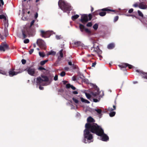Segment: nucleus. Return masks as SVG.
<instances>
[{"label":"nucleus","mask_w":147,"mask_h":147,"mask_svg":"<svg viewBox=\"0 0 147 147\" xmlns=\"http://www.w3.org/2000/svg\"><path fill=\"white\" fill-rule=\"evenodd\" d=\"M64 69L68 71L69 69V68L68 67H65L64 68Z\"/></svg>","instance_id":"57"},{"label":"nucleus","mask_w":147,"mask_h":147,"mask_svg":"<svg viewBox=\"0 0 147 147\" xmlns=\"http://www.w3.org/2000/svg\"><path fill=\"white\" fill-rule=\"evenodd\" d=\"M142 76H143V77L144 78L147 79V74L145 73H142Z\"/></svg>","instance_id":"32"},{"label":"nucleus","mask_w":147,"mask_h":147,"mask_svg":"<svg viewBox=\"0 0 147 147\" xmlns=\"http://www.w3.org/2000/svg\"><path fill=\"white\" fill-rule=\"evenodd\" d=\"M39 88L40 90H43L44 89V88L41 86L40 85L39 86Z\"/></svg>","instance_id":"56"},{"label":"nucleus","mask_w":147,"mask_h":147,"mask_svg":"<svg viewBox=\"0 0 147 147\" xmlns=\"http://www.w3.org/2000/svg\"><path fill=\"white\" fill-rule=\"evenodd\" d=\"M36 43L40 48L46 50L47 48L46 45L43 40L41 39H38L37 40Z\"/></svg>","instance_id":"5"},{"label":"nucleus","mask_w":147,"mask_h":147,"mask_svg":"<svg viewBox=\"0 0 147 147\" xmlns=\"http://www.w3.org/2000/svg\"><path fill=\"white\" fill-rule=\"evenodd\" d=\"M56 54L55 52L54 51H51L49 52L47 54V55L48 56L50 55H55Z\"/></svg>","instance_id":"22"},{"label":"nucleus","mask_w":147,"mask_h":147,"mask_svg":"<svg viewBox=\"0 0 147 147\" xmlns=\"http://www.w3.org/2000/svg\"><path fill=\"white\" fill-rule=\"evenodd\" d=\"M72 99L74 102L76 104H78L79 103V100L75 98V97H73L72 98Z\"/></svg>","instance_id":"20"},{"label":"nucleus","mask_w":147,"mask_h":147,"mask_svg":"<svg viewBox=\"0 0 147 147\" xmlns=\"http://www.w3.org/2000/svg\"><path fill=\"white\" fill-rule=\"evenodd\" d=\"M6 73H7L5 71L2 70H0V74H2L3 75H6Z\"/></svg>","instance_id":"37"},{"label":"nucleus","mask_w":147,"mask_h":147,"mask_svg":"<svg viewBox=\"0 0 147 147\" xmlns=\"http://www.w3.org/2000/svg\"><path fill=\"white\" fill-rule=\"evenodd\" d=\"M29 40L28 39H25L24 41V43L27 44L29 42Z\"/></svg>","instance_id":"36"},{"label":"nucleus","mask_w":147,"mask_h":147,"mask_svg":"<svg viewBox=\"0 0 147 147\" xmlns=\"http://www.w3.org/2000/svg\"><path fill=\"white\" fill-rule=\"evenodd\" d=\"M5 18V17L4 15H0V19H4Z\"/></svg>","instance_id":"48"},{"label":"nucleus","mask_w":147,"mask_h":147,"mask_svg":"<svg viewBox=\"0 0 147 147\" xmlns=\"http://www.w3.org/2000/svg\"><path fill=\"white\" fill-rule=\"evenodd\" d=\"M83 102L85 103H89L90 102L87 100L83 99Z\"/></svg>","instance_id":"44"},{"label":"nucleus","mask_w":147,"mask_h":147,"mask_svg":"<svg viewBox=\"0 0 147 147\" xmlns=\"http://www.w3.org/2000/svg\"><path fill=\"white\" fill-rule=\"evenodd\" d=\"M119 17L118 16H116L115 17L114 19V21L115 22H116L117 21Z\"/></svg>","instance_id":"46"},{"label":"nucleus","mask_w":147,"mask_h":147,"mask_svg":"<svg viewBox=\"0 0 147 147\" xmlns=\"http://www.w3.org/2000/svg\"><path fill=\"white\" fill-rule=\"evenodd\" d=\"M101 10L102 11H115L114 10H111L107 8H103V9H101Z\"/></svg>","instance_id":"21"},{"label":"nucleus","mask_w":147,"mask_h":147,"mask_svg":"<svg viewBox=\"0 0 147 147\" xmlns=\"http://www.w3.org/2000/svg\"><path fill=\"white\" fill-rule=\"evenodd\" d=\"M40 35L42 37L45 38L49 37L50 35V33L49 31H45L42 30H40Z\"/></svg>","instance_id":"7"},{"label":"nucleus","mask_w":147,"mask_h":147,"mask_svg":"<svg viewBox=\"0 0 147 147\" xmlns=\"http://www.w3.org/2000/svg\"><path fill=\"white\" fill-rule=\"evenodd\" d=\"M79 16L78 15H76L74 16H72L71 17V19L73 21L75 20L78 18Z\"/></svg>","instance_id":"18"},{"label":"nucleus","mask_w":147,"mask_h":147,"mask_svg":"<svg viewBox=\"0 0 147 147\" xmlns=\"http://www.w3.org/2000/svg\"><path fill=\"white\" fill-rule=\"evenodd\" d=\"M98 25L97 24H95L93 26V28L96 30L98 28Z\"/></svg>","instance_id":"27"},{"label":"nucleus","mask_w":147,"mask_h":147,"mask_svg":"<svg viewBox=\"0 0 147 147\" xmlns=\"http://www.w3.org/2000/svg\"><path fill=\"white\" fill-rule=\"evenodd\" d=\"M68 64L70 65H72V62L71 61L68 62Z\"/></svg>","instance_id":"59"},{"label":"nucleus","mask_w":147,"mask_h":147,"mask_svg":"<svg viewBox=\"0 0 147 147\" xmlns=\"http://www.w3.org/2000/svg\"><path fill=\"white\" fill-rule=\"evenodd\" d=\"M95 64H96V63H93L92 66V67L94 66H95Z\"/></svg>","instance_id":"62"},{"label":"nucleus","mask_w":147,"mask_h":147,"mask_svg":"<svg viewBox=\"0 0 147 147\" xmlns=\"http://www.w3.org/2000/svg\"><path fill=\"white\" fill-rule=\"evenodd\" d=\"M24 71H27L28 74L31 76H34L35 74L36 69L32 67H29L25 69Z\"/></svg>","instance_id":"6"},{"label":"nucleus","mask_w":147,"mask_h":147,"mask_svg":"<svg viewBox=\"0 0 147 147\" xmlns=\"http://www.w3.org/2000/svg\"><path fill=\"white\" fill-rule=\"evenodd\" d=\"M43 81V79L40 77H38L36 79V83L38 84H40Z\"/></svg>","instance_id":"15"},{"label":"nucleus","mask_w":147,"mask_h":147,"mask_svg":"<svg viewBox=\"0 0 147 147\" xmlns=\"http://www.w3.org/2000/svg\"><path fill=\"white\" fill-rule=\"evenodd\" d=\"M97 91V92H93L91 94V96L93 98H94L93 99V101L95 102H99L100 100L101 97H102V96L99 95L100 92L98 91V90Z\"/></svg>","instance_id":"4"},{"label":"nucleus","mask_w":147,"mask_h":147,"mask_svg":"<svg viewBox=\"0 0 147 147\" xmlns=\"http://www.w3.org/2000/svg\"><path fill=\"white\" fill-rule=\"evenodd\" d=\"M95 111L99 114H100L102 112V111L99 109H95Z\"/></svg>","instance_id":"31"},{"label":"nucleus","mask_w":147,"mask_h":147,"mask_svg":"<svg viewBox=\"0 0 147 147\" xmlns=\"http://www.w3.org/2000/svg\"><path fill=\"white\" fill-rule=\"evenodd\" d=\"M106 14V13L104 11H101L100 12L99 15L101 16H105Z\"/></svg>","instance_id":"25"},{"label":"nucleus","mask_w":147,"mask_h":147,"mask_svg":"<svg viewBox=\"0 0 147 147\" xmlns=\"http://www.w3.org/2000/svg\"><path fill=\"white\" fill-rule=\"evenodd\" d=\"M39 54L41 57H43L45 56V55L44 53L39 52Z\"/></svg>","instance_id":"29"},{"label":"nucleus","mask_w":147,"mask_h":147,"mask_svg":"<svg viewBox=\"0 0 147 147\" xmlns=\"http://www.w3.org/2000/svg\"><path fill=\"white\" fill-rule=\"evenodd\" d=\"M38 69L40 70H46V69L44 67H40L38 68Z\"/></svg>","instance_id":"41"},{"label":"nucleus","mask_w":147,"mask_h":147,"mask_svg":"<svg viewBox=\"0 0 147 147\" xmlns=\"http://www.w3.org/2000/svg\"><path fill=\"white\" fill-rule=\"evenodd\" d=\"M119 67L121 68H124L128 67L129 69H131L133 67V66L127 63H124L122 65H119Z\"/></svg>","instance_id":"12"},{"label":"nucleus","mask_w":147,"mask_h":147,"mask_svg":"<svg viewBox=\"0 0 147 147\" xmlns=\"http://www.w3.org/2000/svg\"><path fill=\"white\" fill-rule=\"evenodd\" d=\"M88 123L94 122V120L91 117H89L87 119ZM86 129L84 131V137L85 140V143H90L93 141L92 136L90 133V131L95 133L97 135L101 136V140L103 141H106L109 140L108 137L104 133L103 130L100 126L96 123H86L85 125Z\"/></svg>","instance_id":"1"},{"label":"nucleus","mask_w":147,"mask_h":147,"mask_svg":"<svg viewBox=\"0 0 147 147\" xmlns=\"http://www.w3.org/2000/svg\"><path fill=\"white\" fill-rule=\"evenodd\" d=\"M115 114V112L114 111L111 112L109 113V115L110 117H112L114 116Z\"/></svg>","instance_id":"28"},{"label":"nucleus","mask_w":147,"mask_h":147,"mask_svg":"<svg viewBox=\"0 0 147 147\" xmlns=\"http://www.w3.org/2000/svg\"><path fill=\"white\" fill-rule=\"evenodd\" d=\"M81 44V42L80 41H77L74 42V44L76 46H79Z\"/></svg>","instance_id":"23"},{"label":"nucleus","mask_w":147,"mask_h":147,"mask_svg":"<svg viewBox=\"0 0 147 147\" xmlns=\"http://www.w3.org/2000/svg\"><path fill=\"white\" fill-rule=\"evenodd\" d=\"M33 47H34V48H35L36 47V44H33Z\"/></svg>","instance_id":"63"},{"label":"nucleus","mask_w":147,"mask_h":147,"mask_svg":"<svg viewBox=\"0 0 147 147\" xmlns=\"http://www.w3.org/2000/svg\"><path fill=\"white\" fill-rule=\"evenodd\" d=\"M133 6L135 7H137L139 6V5L137 3H135L133 5Z\"/></svg>","instance_id":"52"},{"label":"nucleus","mask_w":147,"mask_h":147,"mask_svg":"<svg viewBox=\"0 0 147 147\" xmlns=\"http://www.w3.org/2000/svg\"><path fill=\"white\" fill-rule=\"evenodd\" d=\"M66 88L67 89H69L71 88L73 90H75L76 88L72 85H71L70 84H67L66 85Z\"/></svg>","instance_id":"14"},{"label":"nucleus","mask_w":147,"mask_h":147,"mask_svg":"<svg viewBox=\"0 0 147 147\" xmlns=\"http://www.w3.org/2000/svg\"><path fill=\"white\" fill-rule=\"evenodd\" d=\"M114 109H113L112 108L109 107L107 109V110L109 111H111L113 110Z\"/></svg>","instance_id":"49"},{"label":"nucleus","mask_w":147,"mask_h":147,"mask_svg":"<svg viewBox=\"0 0 147 147\" xmlns=\"http://www.w3.org/2000/svg\"><path fill=\"white\" fill-rule=\"evenodd\" d=\"M65 75V73L64 71H62L60 73V76L62 77L64 76Z\"/></svg>","instance_id":"34"},{"label":"nucleus","mask_w":147,"mask_h":147,"mask_svg":"<svg viewBox=\"0 0 147 147\" xmlns=\"http://www.w3.org/2000/svg\"><path fill=\"white\" fill-rule=\"evenodd\" d=\"M63 54L64 55H65L66 53V51L65 50H63Z\"/></svg>","instance_id":"60"},{"label":"nucleus","mask_w":147,"mask_h":147,"mask_svg":"<svg viewBox=\"0 0 147 147\" xmlns=\"http://www.w3.org/2000/svg\"><path fill=\"white\" fill-rule=\"evenodd\" d=\"M72 80L73 81H75L76 80V78L75 76H74L72 77Z\"/></svg>","instance_id":"54"},{"label":"nucleus","mask_w":147,"mask_h":147,"mask_svg":"<svg viewBox=\"0 0 147 147\" xmlns=\"http://www.w3.org/2000/svg\"><path fill=\"white\" fill-rule=\"evenodd\" d=\"M35 28L33 27H29L28 28H24L22 30V39L26 38L27 37V34L29 36H34L36 32Z\"/></svg>","instance_id":"2"},{"label":"nucleus","mask_w":147,"mask_h":147,"mask_svg":"<svg viewBox=\"0 0 147 147\" xmlns=\"http://www.w3.org/2000/svg\"><path fill=\"white\" fill-rule=\"evenodd\" d=\"M92 18V15L91 14L88 15L87 14H83V22H87L90 20Z\"/></svg>","instance_id":"9"},{"label":"nucleus","mask_w":147,"mask_h":147,"mask_svg":"<svg viewBox=\"0 0 147 147\" xmlns=\"http://www.w3.org/2000/svg\"><path fill=\"white\" fill-rule=\"evenodd\" d=\"M1 3L2 5H4V2L3 0H0V6H1Z\"/></svg>","instance_id":"51"},{"label":"nucleus","mask_w":147,"mask_h":147,"mask_svg":"<svg viewBox=\"0 0 147 147\" xmlns=\"http://www.w3.org/2000/svg\"><path fill=\"white\" fill-rule=\"evenodd\" d=\"M54 79L55 81H57L58 80V76L56 75L54 78Z\"/></svg>","instance_id":"47"},{"label":"nucleus","mask_w":147,"mask_h":147,"mask_svg":"<svg viewBox=\"0 0 147 147\" xmlns=\"http://www.w3.org/2000/svg\"><path fill=\"white\" fill-rule=\"evenodd\" d=\"M115 47V45L114 43H111L109 44L107 46L108 49H111Z\"/></svg>","instance_id":"17"},{"label":"nucleus","mask_w":147,"mask_h":147,"mask_svg":"<svg viewBox=\"0 0 147 147\" xmlns=\"http://www.w3.org/2000/svg\"><path fill=\"white\" fill-rule=\"evenodd\" d=\"M21 61H22V64L24 65L26 63V60L24 59H22V60Z\"/></svg>","instance_id":"43"},{"label":"nucleus","mask_w":147,"mask_h":147,"mask_svg":"<svg viewBox=\"0 0 147 147\" xmlns=\"http://www.w3.org/2000/svg\"><path fill=\"white\" fill-rule=\"evenodd\" d=\"M48 59L42 61L40 62V65H44L46 62H48Z\"/></svg>","instance_id":"19"},{"label":"nucleus","mask_w":147,"mask_h":147,"mask_svg":"<svg viewBox=\"0 0 147 147\" xmlns=\"http://www.w3.org/2000/svg\"><path fill=\"white\" fill-rule=\"evenodd\" d=\"M72 93L74 94H77L78 93V92L77 91H74L72 92Z\"/></svg>","instance_id":"53"},{"label":"nucleus","mask_w":147,"mask_h":147,"mask_svg":"<svg viewBox=\"0 0 147 147\" xmlns=\"http://www.w3.org/2000/svg\"><path fill=\"white\" fill-rule=\"evenodd\" d=\"M35 21L34 20H33L31 22L30 26L29 27H32V26L34 25Z\"/></svg>","instance_id":"38"},{"label":"nucleus","mask_w":147,"mask_h":147,"mask_svg":"<svg viewBox=\"0 0 147 147\" xmlns=\"http://www.w3.org/2000/svg\"><path fill=\"white\" fill-rule=\"evenodd\" d=\"M85 94L86 97L88 98L89 99L90 98V94L86 93H85Z\"/></svg>","instance_id":"42"},{"label":"nucleus","mask_w":147,"mask_h":147,"mask_svg":"<svg viewBox=\"0 0 147 147\" xmlns=\"http://www.w3.org/2000/svg\"><path fill=\"white\" fill-rule=\"evenodd\" d=\"M92 25V23L91 22L88 23L86 24V26L87 27H91Z\"/></svg>","instance_id":"40"},{"label":"nucleus","mask_w":147,"mask_h":147,"mask_svg":"<svg viewBox=\"0 0 147 147\" xmlns=\"http://www.w3.org/2000/svg\"><path fill=\"white\" fill-rule=\"evenodd\" d=\"M57 40H59L61 39H62L63 38L61 36V35H57L55 36Z\"/></svg>","instance_id":"30"},{"label":"nucleus","mask_w":147,"mask_h":147,"mask_svg":"<svg viewBox=\"0 0 147 147\" xmlns=\"http://www.w3.org/2000/svg\"><path fill=\"white\" fill-rule=\"evenodd\" d=\"M14 69H11L10 70L9 72V76H13L14 75H17L18 74L21 73L22 71L16 72L14 71Z\"/></svg>","instance_id":"10"},{"label":"nucleus","mask_w":147,"mask_h":147,"mask_svg":"<svg viewBox=\"0 0 147 147\" xmlns=\"http://www.w3.org/2000/svg\"><path fill=\"white\" fill-rule=\"evenodd\" d=\"M80 22L83 23V15H81V19L79 20V22L77 23L79 24L80 30L82 32H83V24H81L80 23Z\"/></svg>","instance_id":"11"},{"label":"nucleus","mask_w":147,"mask_h":147,"mask_svg":"<svg viewBox=\"0 0 147 147\" xmlns=\"http://www.w3.org/2000/svg\"><path fill=\"white\" fill-rule=\"evenodd\" d=\"M34 50L33 49H31L29 51V53L30 54H31L33 52Z\"/></svg>","instance_id":"45"},{"label":"nucleus","mask_w":147,"mask_h":147,"mask_svg":"<svg viewBox=\"0 0 147 147\" xmlns=\"http://www.w3.org/2000/svg\"><path fill=\"white\" fill-rule=\"evenodd\" d=\"M58 4L59 7L64 12L70 11L72 9L70 5L65 1L60 0L58 2Z\"/></svg>","instance_id":"3"},{"label":"nucleus","mask_w":147,"mask_h":147,"mask_svg":"<svg viewBox=\"0 0 147 147\" xmlns=\"http://www.w3.org/2000/svg\"><path fill=\"white\" fill-rule=\"evenodd\" d=\"M63 82L64 84H65L67 82V81H63Z\"/></svg>","instance_id":"58"},{"label":"nucleus","mask_w":147,"mask_h":147,"mask_svg":"<svg viewBox=\"0 0 147 147\" xmlns=\"http://www.w3.org/2000/svg\"><path fill=\"white\" fill-rule=\"evenodd\" d=\"M138 15L142 17H143L144 16L143 14L142 13L140 10L138 11Z\"/></svg>","instance_id":"24"},{"label":"nucleus","mask_w":147,"mask_h":147,"mask_svg":"<svg viewBox=\"0 0 147 147\" xmlns=\"http://www.w3.org/2000/svg\"><path fill=\"white\" fill-rule=\"evenodd\" d=\"M72 65V66L71 67V68L72 69H75L77 68V66L74 64H73Z\"/></svg>","instance_id":"33"},{"label":"nucleus","mask_w":147,"mask_h":147,"mask_svg":"<svg viewBox=\"0 0 147 147\" xmlns=\"http://www.w3.org/2000/svg\"><path fill=\"white\" fill-rule=\"evenodd\" d=\"M138 7L140 9H145L147 8V5L144 3L142 2L139 3Z\"/></svg>","instance_id":"13"},{"label":"nucleus","mask_w":147,"mask_h":147,"mask_svg":"<svg viewBox=\"0 0 147 147\" xmlns=\"http://www.w3.org/2000/svg\"><path fill=\"white\" fill-rule=\"evenodd\" d=\"M134 10L132 8L130 9L128 11V12L129 13H131L133 12Z\"/></svg>","instance_id":"50"},{"label":"nucleus","mask_w":147,"mask_h":147,"mask_svg":"<svg viewBox=\"0 0 147 147\" xmlns=\"http://www.w3.org/2000/svg\"><path fill=\"white\" fill-rule=\"evenodd\" d=\"M0 37L1 38L2 40L4 38V37L0 35Z\"/></svg>","instance_id":"61"},{"label":"nucleus","mask_w":147,"mask_h":147,"mask_svg":"<svg viewBox=\"0 0 147 147\" xmlns=\"http://www.w3.org/2000/svg\"><path fill=\"white\" fill-rule=\"evenodd\" d=\"M41 77L43 79V81L44 82H48L49 80V79L48 77L45 75H41Z\"/></svg>","instance_id":"16"},{"label":"nucleus","mask_w":147,"mask_h":147,"mask_svg":"<svg viewBox=\"0 0 147 147\" xmlns=\"http://www.w3.org/2000/svg\"><path fill=\"white\" fill-rule=\"evenodd\" d=\"M113 108H114V109H114V110H115L116 109L115 106V105H113Z\"/></svg>","instance_id":"64"},{"label":"nucleus","mask_w":147,"mask_h":147,"mask_svg":"<svg viewBox=\"0 0 147 147\" xmlns=\"http://www.w3.org/2000/svg\"><path fill=\"white\" fill-rule=\"evenodd\" d=\"M83 82H85L87 84H88L89 83V81L88 80L86 79H85L83 78Z\"/></svg>","instance_id":"35"},{"label":"nucleus","mask_w":147,"mask_h":147,"mask_svg":"<svg viewBox=\"0 0 147 147\" xmlns=\"http://www.w3.org/2000/svg\"><path fill=\"white\" fill-rule=\"evenodd\" d=\"M84 30L85 31L88 33H90V31L88 28H84Z\"/></svg>","instance_id":"39"},{"label":"nucleus","mask_w":147,"mask_h":147,"mask_svg":"<svg viewBox=\"0 0 147 147\" xmlns=\"http://www.w3.org/2000/svg\"><path fill=\"white\" fill-rule=\"evenodd\" d=\"M9 49L8 46L5 43L3 42L0 45V51H5V50Z\"/></svg>","instance_id":"8"},{"label":"nucleus","mask_w":147,"mask_h":147,"mask_svg":"<svg viewBox=\"0 0 147 147\" xmlns=\"http://www.w3.org/2000/svg\"><path fill=\"white\" fill-rule=\"evenodd\" d=\"M60 56L61 58L63 57V49L61 50L59 52Z\"/></svg>","instance_id":"26"},{"label":"nucleus","mask_w":147,"mask_h":147,"mask_svg":"<svg viewBox=\"0 0 147 147\" xmlns=\"http://www.w3.org/2000/svg\"><path fill=\"white\" fill-rule=\"evenodd\" d=\"M38 13H36L35 14V16H34V17L35 18V19H36L37 17H38Z\"/></svg>","instance_id":"55"}]
</instances>
